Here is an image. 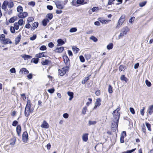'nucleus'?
Wrapping results in <instances>:
<instances>
[{
  "instance_id": "nucleus-1",
  "label": "nucleus",
  "mask_w": 153,
  "mask_h": 153,
  "mask_svg": "<svg viewBox=\"0 0 153 153\" xmlns=\"http://www.w3.org/2000/svg\"><path fill=\"white\" fill-rule=\"evenodd\" d=\"M33 109L31 108V103L30 101H28L26 105L25 110V115L26 117H28L31 113H32Z\"/></svg>"
},
{
  "instance_id": "nucleus-2",
  "label": "nucleus",
  "mask_w": 153,
  "mask_h": 153,
  "mask_svg": "<svg viewBox=\"0 0 153 153\" xmlns=\"http://www.w3.org/2000/svg\"><path fill=\"white\" fill-rule=\"evenodd\" d=\"M119 120L114 119L112 121L111 125V128L114 132L115 131L117 128Z\"/></svg>"
},
{
  "instance_id": "nucleus-3",
  "label": "nucleus",
  "mask_w": 153,
  "mask_h": 153,
  "mask_svg": "<svg viewBox=\"0 0 153 153\" xmlns=\"http://www.w3.org/2000/svg\"><path fill=\"white\" fill-rule=\"evenodd\" d=\"M69 69V67L65 66L63 67L61 69L59 70V74L60 76H63L66 72H68Z\"/></svg>"
},
{
  "instance_id": "nucleus-4",
  "label": "nucleus",
  "mask_w": 153,
  "mask_h": 153,
  "mask_svg": "<svg viewBox=\"0 0 153 153\" xmlns=\"http://www.w3.org/2000/svg\"><path fill=\"white\" fill-rule=\"evenodd\" d=\"M120 110V108H118L115 110L113 112V115L114 119L119 120L120 114L118 111Z\"/></svg>"
},
{
  "instance_id": "nucleus-5",
  "label": "nucleus",
  "mask_w": 153,
  "mask_h": 153,
  "mask_svg": "<svg viewBox=\"0 0 153 153\" xmlns=\"http://www.w3.org/2000/svg\"><path fill=\"white\" fill-rule=\"evenodd\" d=\"M62 1H55V4H56L57 8L59 9H62L64 8V6L62 4Z\"/></svg>"
},
{
  "instance_id": "nucleus-6",
  "label": "nucleus",
  "mask_w": 153,
  "mask_h": 153,
  "mask_svg": "<svg viewBox=\"0 0 153 153\" xmlns=\"http://www.w3.org/2000/svg\"><path fill=\"white\" fill-rule=\"evenodd\" d=\"M63 58L66 66L69 67L70 65V60L68 57L67 56H63Z\"/></svg>"
},
{
  "instance_id": "nucleus-7",
  "label": "nucleus",
  "mask_w": 153,
  "mask_h": 153,
  "mask_svg": "<svg viewBox=\"0 0 153 153\" xmlns=\"http://www.w3.org/2000/svg\"><path fill=\"white\" fill-rule=\"evenodd\" d=\"M28 139V135L27 131H25L22 134V140L23 142H25Z\"/></svg>"
},
{
  "instance_id": "nucleus-8",
  "label": "nucleus",
  "mask_w": 153,
  "mask_h": 153,
  "mask_svg": "<svg viewBox=\"0 0 153 153\" xmlns=\"http://www.w3.org/2000/svg\"><path fill=\"white\" fill-rule=\"evenodd\" d=\"M28 13L26 12H21L18 14V17L20 18H24L27 16Z\"/></svg>"
},
{
  "instance_id": "nucleus-9",
  "label": "nucleus",
  "mask_w": 153,
  "mask_h": 153,
  "mask_svg": "<svg viewBox=\"0 0 153 153\" xmlns=\"http://www.w3.org/2000/svg\"><path fill=\"white\" fill-rule=\"evenodd\" d=\"M101 100L99 98L96 100L95 105L94 108V109H95L97 107L101 105Z\"/></svg>"
},
{
  "instance_id": "nucleus-10",
  "label": "nucleus",
  "mask_w": 153,
  "mask_h": 153,
  "mask_svg": "<svg viewBox=\"0 0 153 153\" xmlns=\"http://www.w3.org/2000/svg\"><path fill=\"white\" fill-rule=\"evenodd\" d=\"M129 31V28L127 26H126L123 27L121 29V32L126 35L127 34V33Z\"/></svg>"
},
{
  "instance_id": "nucleus-11",
  "label": "nucleus",
  "mask_w": 153,
  "mask_h": 153,
  "mask_svg": "<svg viewBox=\"0 0 153 153\" xmlns=\"http://www.w3.org/2000/svg\"><path fill=\"white\" fill-rule=\"evenodd\" d=\"M41 127L43 128H49V125L45 120H44Z\"/></svg>"
},
{
  "instance_id": "nucleus-12",
  "label": "nucleus",
  "mask_w": 153,
  "mask_h": 153,
  "mask_svg": "<svg viewBox=\"0 0 153 153\" xmlns=\"http://www.w3.org/2000/svg\"><path fill=\"white\" fill-rule=\"evenodd\" d=\"M2 41L3 42V44L4 45L7 44L8 43L10 44L12 43V41L9 39H5Z\"/></svg>"
},
{
  "instance_id": "nucleus-13",
  "label": "nucleus",
  "mask_w": 153,
  "mask_h": 153,
  "mask_svg": "<svg viewBox=\"0 0 153 153\" xmlns=\"http://www.w3.org/2000/svg\"><path fill=\"white\" fill-rule=\"evenodd\" d=\"M64 49V47H61L59 48H57L54 50L57 53H62Z\"/></svg>"
},
{
  "instance_id": "nucleus-14",
  "label": "nucleus",
  "mask_w": 153,
  "mask_h": 153,
  "mask_svg": "<svg viewBox=\"0 0 153 153\" xmlns=\"http://www.w3.org/2000/svg\"><path fill=\"white\" fill-rule=\"evenodd\" d=\"M21 56L25 60H28V59H30L32 58V56L25 54L21 55Z\"/></svg>"
},
{
  "instance_id": "nucleus-15",
  "label": "nucleus",
  "mask_w": 153,
  "mask_h": 153,
  "mask_svg": "<svg viewBox=\"0 0 153 153\" xmlns=\"http://www.w3.org/2000/svg\"><path fill=\"white\" fill-rule=\"evenodd\" d=\"M45 52H43L41 53H40L37 54H36L35 55V56L36 57L40 58L42 57H44L45 56Z\"/></svg>"
},
{
  "instance_id": "nucleus-16",
  "label": "nucleus",
  "mask_w": 153,
  "mask_h": 153,
  "mask_svg": "<svg viewBox=\"0 0 153 153\" xmlns=\"http://www.w3.org/2000/svg\"><path fill=\"white\" fill-rule=\"evenodd\" d=\"M88 133H85L83 134L82 136V139L83 141L86 142L88 140Z\"/></svg>"
},
{
  "instance_id": "nucleus-17",
  "label": "nucleus",
  "mask_w": 153,
  "mask_h": 153,
  "mask_svg": "<svg viewBox=\"0 0 153 153\" xmlns=\"http://www.w3.org/2000/svg\"><path fill=\"white\" fill-rule=\"evenodd\" d=\"M23 72L25 74H27L28 73L29 71L28 70H27L25 68H21L19 71V73L22 74Z\"/></svg>"
},
{
  "instance_id": "nucleus-18",
  "label": "nucleus",
  "mask_w": 153,
  "mask_h": 153,
  "mask_svg": "<svg viewBox=\"0 0 153 153\" xmlns=\"http://www.w3.org/2000/svg\"><path fill=\"white\" fill-rule=\"evenodd\" d=\"M21 36L20 34L15 39V44L16 45L20 41L21 39Z\"/></svg>"
},
{
  "instance_id": "nucleus-19",
  "label": "nucleus",
  "mask_w": 153,
  "mask_h": 153,
  "mask_svg": "<svg viewBox=\"0 0 153 153\" xmlns=\"http://www.w3.org/2000/svg\"><path fill=\"white\" fill-rule=\"evenodd\" d=\"M21 126L20 125H18L16 128L17 134L19 136L21 131Z\"/></svg>"
},
{
  "instance_id": "nucleus-20",
  "label": "nucleus",
  "mask_w": 153,
  "mask_h": 153,
  "mask_svg": "<svg viewBox=\"0 0 153 153\" xmlns=\"http://www.w3.org/2000/svg\"><path fill=\"white\" fill-rule=\"evenodd\" d=\"M124 21V20L119 19L118 22V24L117 26V28H119Z\"/></svg>"
},
{
  "instance_id": "nucleus-21",
  "label": "nucleus",
  "mask_w": 153,
  "mask_h": 153,
  "mask_svg": "<svg viewBox=\"0 0 153 153\" xmlns=\"http://www.w3.org/2000/svg\"><path fill=\"white\" fill-rule=\"evenodd\" d=\"M57 42L58 43V45H57V46L62 45L65 44L64 41H63L61 39H58Z\"/></svg>"
},
{
  "instance_id": "nucleus-22",
  "label": "nucleus",
  "mask_w": 153,
  "mask_h": 153,
  "mask_svg": "<svg viewBox=\"0 0 153 153\" xmlns=\"http://www.w3.org/2000/svg\"><path fill=\"white\" fill-rule=\"evenodd\" d=\"M68 95L70 97L69 98V100L71 101L72 100L74 97V93L73 92L68 91L67 92Z\"/></svg>"
},
{
  "instance_id": "nucleus-23",
  "label": "nucleus",
  "mask_w": 153,
  "mask_h": 153,
  "mask_svg": "<svg viewBox=\"0 0 153 153\" xmlns=\"http://www.w3.org/2000/svg\"><path fill=\"white\" fill-rule=\"evenodd\" d=\"M39 59L38 58H34L32 59L31 62H33L36 64H37L39 62Z\"/></svg>"
},
{
  "instance_id": "nucleus-24",
  "label": "nucleus",
  "mask_w": 153,
  "mask_h": 153,
  "mask_svg": "<svg viewBox=\"0 0 153 153\" xmlns=\"http://www.w3.org/2000/svg\"><path fill=\"white\" fill-rule=\"evenodd\" d=\"M39 25V23L38 22H35L32 25V27H31V29L34 30L36 28H37Z\"/></svg>"
},
{
  "instance_id": "nucleus-25",
  "label": "nucleus",
  "mask_w": 153,
  "mask_h": 153,
  "mask_svg": "<svg viewBox=\"0 0 153 153\" xmlns=\"http://www.w3.org/2000/svg\"><path fill=\"white\" fill-rule=\"evenodd\" d=\"M148 112L149 114H151L153 111V105L150 106L148 110Z\"/></svg>"
},
{
  "instance_id": "nucleus-26",
  "label": "nucleus",
  "mask_w": 153,
  "mask_h": 153,
  "mask_svg": "<svg viewBox=\"0 0 153 153\" xmlns=\"http://www.w3.org/2000/svg\"><path fill=\"white\" fill-rule=\"evenodd\" d=\"M120 79L121 81H125L126 82H127L128 81V79L124 75H123L120 77Z\"/></svg>"
},
{
  "instance_id": "nucleus-27",
  "label": "nucleus",
  "mask_w": 153,
  "mask_h": 153,
  "mask_svg": "<svg viewBox=\"0 0 153 153\" xmlns=\"http://www.w3.org/2000/svg\"><path fill=\"white\" fill-rule=\"evenodd\" d=\"M49 62H50V61L48 59H46L45 61H42L41 62V63L43 65H47Z\"/></svg>"
},
{
  "instance_id": "nucleus-28",
  "label": "nucleus",
  "mask_w": 153,
  "mask_h": 153,
  "mask_svg": "<svg viewBox=\"0 0 153 153\" xmlns=\"http://www.w3.org/2000/svg\"><path fill=\"white\" fill-rule=\"evenodd\" d=\"M49 21L48 19H45L43 20L42 22L43 25L44 26H46L47 25V23L49 22Z\"/></svg>"
},
{
  "instance_id": "nucleus-29",
  "label": "nucleus",
  "mask_w": 153,
  "mask_h": 153,
  "mask_svg": "<svg viewBox=\"0 0 153 153\" xmlns=\"http://www.w3.org/2000/svg\"><path fill=\"white\" fill-rule=\"evenodd\" d=\"M7 5L8 7L10 8H12L13 6V3L12 1L8 2L7 1Z\"/></svg>"
},
{
  "instance_id": "nucleus-30",
  "label": "nucleus",
  "mask_w": 153,
  "mask_h": 153,
  "mask_svg": "<svg viewBox=\"0 0 153 153\" xmlns=\"http://www.w3.org/2000/svg\"><path fill=\"white\" fill-rule=\"evenodd\" d=\"M16 139L15 138H13L10 141V145L13 146L15 144Z\"/></svg>"
},
{
  "instance_id": "nucleus-31",
  "label": "nucleus",
  "mask_w": 153,
  "mask_h": 153,
  "mask_svg": "<svg viewBox=\"0 0 153 153\" xmlns=\"http://www.w3.org/2000/svg\"><path fill=\"white\" fill-rule=\"evenodd\" d=\"M97 122L96 121H91V120H89L88 121V125L89 126H90L91 125H95L96 123Z\"/></svg>"
},
{
  "instance_id": "nucleus-32",
  "label": "nucleus",
  "mask_w": 153,
  "mask_h": 153,
  "mask_svg": "<svg viewBox=\"0 0 153 153\" xmlns=\"http://www.w3.org/2000/svg\"><path fill=\"white\" fill-rule=\"evenodd\" d=\"M86 3H84V0H77L76 1V4H85Z\"/></svg>"
},
{
  "instance_id": "nucleus-33",
  "label": "nucleus",
  "mask_w": 153,
  "mask_h": 153,
  "mask_svg": "<svg viewBox=\"0 0 153 153\" xmlns=\"http://www.w3.org/2000/svg\"><path fill=\"white\" fill-rule=\"evenodd\" d=\"M108 92L110 94H111L113 92L112 87L111 85H109L108 87Z\"/></svg>"
},
{
  "instance_id": "nucleus-34",
  "label": "nucleus",
  "mask_w": 153,
  "mask_h": 153,
  "mask_svg": "<svg viewBox=\"0 0 153 153\" xmlns=\"http://www.w3.org/2000/svg\"><path fill=\"white\" fill-rule=\"evenodd\" d=\"M17 10L18 12L21 13L22 12L23 8L22 6H19L17 7Z\"/></svg>"
},
{
  "instance_id": "nucleus-35",
  "label": "nucleus",
  "mask_w": 153,
  "mask_h": 153,
  "mask_svg": "<svg viewBox=\"0 0 153 153\" xmlns=\"http://www.w3.org/2000/svg\"><path fill=\"white\" fill-rule=\"evenodd\" d=\"M7 1H4L2 6V9L5 10L6 8V7L7 6Z\"/></svg>"
},
{
  "instance_id": "nucleus-36",
  "label": "nucleus",
  "mask_w": 153,
  "mask_h": 153,
  "mask_svg": "<svg viewBox=\"0 0 153 153\" xmlns=\"http://www.w3.org/2000/svg\"><path fill=\"white\" fill-rule=\"evenodd\" d=\"M72 50L74 52H75V53H76L77 52L79 51V49L76 47L75 46H74L72 47Z\"/></svg>"
},
{
  "instance_id": "nucleus-37",
  "label": "nucleus",
  "mask_w": 153,
  "mask_h": 153,
  "mask_svg": "<svg viewBox=\"0 0 153 153\" xmlns=\"http://www.w3.org/2000/svg\"><path fill=\"white\" fill-rule=\"evenodd\" d=\"M113 47V44L112 43H111L107 45V48L108 50L112 49Z\"/></svg>"
},
{
  "instance_id": "nucleus-38",
  "label": "nucleus",
  "mask_w": 153,
  "mask_h": 153,
  "mask_svg": "<svg viewBox=\"0 0 153 153\" xmlns=\"http://www.w3.org/2000/svg\"><path fill=\"white\" fill-rule=\"evenodd\" d=\"M125 66L124 65H121L119 67V70L121 71H124L125 70Z\"/></svg>"
},
{
  "instance_id": "nucleus-39",
  "label": "nucleus",
  "mask_w": 153,
  "mask_h": 153,
  "mask_svg": "<svg viewBox=\"0 0 153 153\" xmlns=\"http://www.w3.org/2000/svg\"><path fill=\"white\" fill-rule=\"evenodd\" d=\"M87 110V108L86 106H85L83 108L82 110V113L83 114H85L86 111Z\"/></svg>"
},
{
  "instance_id": "nucleus-40",
  "label": "nucleus",
  "mask_w": 153,
  "mask_h": 153,
  "mask_svg": "<svg viewBox=\"0 0 153 153\" xmlns=\"http://www.w3.org/2000/svg\"><path fill=\"white\" fill-rule=\"evenodd\" d=\"M16 19L15 17H12L10 19L9 22L10 23H13L16 21Z\"/></svg>"
},
{
  "instance_id": "nucleus-41",
  "label": "nucleus",
  "mask_w": 153,
  "mask_h": 153,
  "mask_svg": "<svg viewBox=\"0 0 153 153\" xmlns=\"http://www.w3.org/2000/svg\"><path fill=\"white\" fill-rule=\"evenodd\" d=\"M14 28L16 30H17L19 28V25L17 23V22H15L14 24Z\"/></svg>"
},
{
  "instance_id": "nucleus-42",
  "label": "nucleus",
  "mask_w": 153,
  "mask_h": 153,
  "mask_svg": "<svg viewBox=\"0 0 153 153\" xmlns=\"http://www.w3.org/2000/svg\"><path fill=\"white\" fill-rule=\"evenodd\" d=\"M146 126L147 127V128L148 129V130L150 131H151V126L150 124L148 123H146Z\"/></svg>"
},
{
  "instance_id": "nucleus-43",
  "label": "nucleus",
  "mask_w": 153,
  "mask_h": 153,
  "mask_svg": "<svg viewBox=\"0 0 153 153\" xmlns=\"http://www.w3.org/2000/svg\"><path fill=\"white\" fill-rule=\"evenodd\" d=\"M46 17L48 18V19L51 20L53 18V14L51 13H49L47 15Z\"/></svg>"
},
{
  "instance_id": "nucleus-44",
  "label": "nucleus",
  "mask_w": 153,
  "mask_h": 153,
  "mask_svg": "<svg viewBox=\"0 0 153 153\" xmlns=\"http://www.w3.org/2000/svg\"><path fill=\"white\" fill-rule=\"evenodd\" d=\"M89 79V77H85L84 80L82 81V83L83 84H84Z\"/></svg>"
},
{
  "instance_id": "nucleus-45",
  "label": "nucleus",
  "mask_w": 153,
  "mask_h": 153,
  "mask_svg": "<svg viewBox=\"0 0 153 153\" xmlns=\"http://www.w3.org/2000/svg\"><path fill=\"white\" fill-rule=\"evenodd\" d=\"M90 39L93 41L95 42H97L98 40L97 39L96 37L93 36H91L90 38Z\"/></svg>"
},
{
  "instance_id": "nucleus-46",
  "label": "nucleus",
  "mask_w": 153,
  "mask_h": 153,
  "mask_svg": "<svg viewBox=\"0 0 153 153\" xmlns=\"http://www.w3.org/2000/svg\"><path fill=\"white\" fill-rule=\"evenodd\" d=\"M17 23L20 25H22L24 24V21L22 19H19Z\"/></svg>"
},
{
  "instance_id": "nucleus-47",
  "label": "nucleus",
  "mask_w": 153,
  "mask_h": 153,
  "mask_svg": "<svg viewBox=\"0 0 153 153\" xmlns=\"http://www.w3.org/2000/svg\"><path fill=\"white\" fill-rule=\"evenodd\" d=\"M147 3L146 1H144L139 3V5L140 7H143Z\"/></svg>"
},
{
  "instance_id": "nucleus-48",
  "label": "nucleus",
  "mask_w": 153,
  "mask_h": 153,
  "mask_svg": "<svg viewBox=\"0 0 153 153\" xmlns=\"http://www.w3.org/2000/svg\"><path fill=\"white\" fill-rule=\"evenodd\" d=\"M77 29L76 27H72L70 30V32L71 33L74 32H76Z\"/></svg>"
},
{
  "instance_id": "nucleus-49",
  "label": "nucleus",
  "mask_w": 153,
  "mask_h": 153,
  "mask_svg": "<svg viewBox=\"0 0 153 153\" xmlns=\"http://www.w3.org/2000/svg\"><path fill=\"white\" fill-rule=\"evenodd\" d=\"M145 82L146 85L149 87H150L151 86V83L149 82L148 80H146L145 81Z\"/></svg>"
},
{
  "instance_id": "nucleus-50",
  "label": "nucleus",
  "mask_w": 153,
  "mask_h": 153,
  "mask_svg": "<svg viewBox=\"0 0 153 153\" xmlns=\"http://www.w3.org/2000/svg\"><path fill=\"white\" fill-rule=\"evenodd\" d=\"M5 38V36L4 34H1L0 36V40L2 41Z\"/></svg>"
},
{
  "instance_id": "nucleus-51",
  "label": "nucleus",
  "mask_w": 153,
  "mask_h": 153,
  "mask_svg": "<svg viewBox=\"0 0 153 153\" xmlns=\"http://www.w3.org/2000/svg\"><path fill=\"white\" fill-rule=\"evenodd\" d=\"M85 58L87 59H89L91 57V55L90 54H85Z\"/></svg>"
},
{
  "instance_id": "nucleus-52",
  "label": "nucleus",
  "mask_w": 153,
  "mask_h": 153,
  "mask_svg": "<svg viewBox=\"0 0 153 153\" xmlns=\"http://www.w3.org/2000/svg\"><path fill=\"white\" fill-rule=\"evenodd\" d=\"M124 35H125L121 32L120 34L118 36V39H121L124 36Z\"/></svg>"
},
{
  "instance_id": "nucleus-53",
  "label": "nucleus",
  "mask_w": 153,
  "mask_h": 153,
  "mask_svg": "<svg viewBox=\"0 0 153 153\" xmlns=\"http://www.w3.org/2000/svg\"><path fill=\"white\" fill-rule=\"evenodd\" d=\"M47 49L45 45H42L40 48V50L41 51H44Z\"/></svg>"
},
{
  "instance_id": "nucleus-54",
  "label": "nucleus",
  "mask_w": 153,
  "mask_h": 153,
  "mask_svg": "<svg viewBox=\"0 0 153 153\" xmlns=\"http://www.w3.org/2000/svg\"><path fill=\"white\" fill-rule=\"evenodd\" d=\"M71 3L72 5L73 6L76 7L78 6V5H77V4H76V0H73Z\"/></svg>"
},
{
  "instance_id": "nucleus-55",
  "label": "nucleus",
  "mask_w": 153,
  "mask_h": 153,
  "mask_svg": "<svg viewBox=\"0 0 153 153\" xmlns=\"http://www.w3.org/2000/svg\"><path fill=\"white\" fill-rule=\"evenodd\" d=\"M136 149H134L131 150H128L126 152H125L123 153H131L132 152H134Z\"/></svg>"
},
{
  "instance_id": "nucleus-56",
  "label": "nucleus",
  "mask_w": 153,
  "mask_h": 153,
  "mask_svg": "<svg viewBox=\"0 0 153 153\" xmlns=\"http://www.w3.org/2000/svg\"><path fill=\"white\" fill-rule=\"evenodd\" d=\"M34 20V18L33 17H29L28 18L27 21L28 22H30Z\"/></svg>"
},
{
  "instance_id": "nucleus-57",
  "label": "nucleus",
  "mask_w": 153,
  "mask_h": 153,
  "mask_svg": "<svg viewBox=\"0 0 153 153\" xmlns=\"http://www.w3.org/2000/svg\"><path fill=\"white\" fill-rule=\"evenodd\" d=\"M10 32L12 33H14L15 32V29L14 28V27H11L10 28Z\"/></svg>"
},
{
  "instance_id": "nucleus-58",
  "label": "nucleus",
  "mask_w": 153,
  "mask_h": 153,
  "mask_svg": "<svg viewBox=\"0 0 153 153\" xmlns=\"http://www.w3.org/2000/svg\"><path fill=\"white\" fill-rule=\"evenodd\" d=\"M79 59H80V61L82 62H85V60L84 58L82 56V55L80 56H79Z\"/></svg>"
},
{
  "instance_id": "nucleus-59",
  "label": "nucleus",
  "mask_w": 153,
  "mask_h": 153,
  "mask_svg": "<svg viewBox=\"0 0 153 153\" xmlns=\"http://www.w3.org/2000/svg\"><path fill=\"white\" fill-rule=\"evenodd\" d=\"M115 0H108V5H111L112 4H114L113 2Z\"/></svg>"
},
{
  "instance_id": "nucleus-60",
  "label": "nucleus",
  "mask_w": 153,
  "mask_h": 153,
  "mask_svg": "<svg viewBox=\"0 0 153 153\" xmlns=\"http://www.w3.org/2000/svg\"><path fill=\"white\" fill-rule=\"evenodd\" d=\"M36 38V34H34L33 36L30 38V39L31 40H34Z\"/></svg>"
},
{
  "instance_id": "nucleus-61",
  "label": "nucleus",
  "mask_w": 153,
  "mask_h": 153,
  "mask_svg": "<svg viewBox=\"0 0 153 153\" xmlns=\"http://www.w3.org/2000/svg\"><path fill=\"white\" fill-rule=\"evenodd\" d=\"M145 109V107H143L142 109H141L140 111V114L142 116H143L144 115V111Z\"/></svg>"
},
{
  "instance_id": "nucleus-62",
  "label": "nucleus",
  "mask_w": 153,
  "mask_h": 153,
  "mask_svg": "<svg viewBox=\"0 0 153 153\" xmlns=\"http://www.w3.org/2000/svg\"><path fill=\"white\" fill-rule=\"evenodd\" d=\"M18 123V122L16 121L15 120L13 121L12 123V126H17Z\"/></svg>"
},
{
  "instance_id": "nucleus-63",
  "label": "nucleus",
  "mask_w": 153,
  "mask_h": 153,
  "mask_svg": "<svg viewBox=\"0 0 153 153\" xmlns=\"http://www.w3.org/2000/svg\"><path fill=\"white\" fill-rule=\"evenodd\" d=\"M131 112L133 114H135V111L134 109L133 108L131 107L129 108Z\"/></svg>"
},
{
  "instance_id": "nucleus-64",
  "label": "nucleus",
  "mask_w": 153,
  "mask_h": 153,
  "mask_svg": "<svg viewBox=\"0 0 153 153\" xmlns=\"http://www.w3.org/2000/svg\"><path fill=\"white\" fill-rule=\"evenodd\" d=\"M48 47L51 48H53L54 46V44L52 42H50L48 44Z\"/></svg>"
}]
</instances>
